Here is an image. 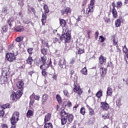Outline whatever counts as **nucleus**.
Returning <instances> with one entry per match:
<instances>
[{
    "label": "nucleus",
    "instance_id": "864d4df0",
    "mask_svg": "<svg viewBox=\"0 0 128 128\" xmlns=\"http://www.w3.org/2000/svg\"><path fill=\"white\" fill-rule=\"evenodd\" d=\"M98 31H96V32H95V34H94V38L95 40H98Z\"/></svg>",
    "mask_w": 128,
    "mask_h": 128
},
{
    "label": "nucleus",
    "instance_id": "5701e85b",
    "mask_svg": "<svg viewBox=\"0 0 128 128\" xmlns=\"http://www.w3.org/2000/svg\"><path fill=\"white\" fill-rule=\"evenodd\" d=\"M56 99L59 104H60L62 102V96L60 95L57 94L56 95Z\"/></svg>",
    "mask_w": 128,
    "mask_h": 128
},
{
    "label": "nucleus",
    "instance_id": "c756f323",
    "mask_svg": "<svg viewBox=\"0 0 128 128\" xmlns=\"http://www.w3.org/2000/svg\"><path fill=\"white\" fill-rule=\"evenodd\" d=\"M123 52L125 54L126 58L128 59V49L126 45L123 48Z\"/></svg>",
    "mask_w": 128,
    "mask_h": 128
},
{
    "label": "nucleus",
    "instance_id": "20e7f679",
    "mask_svg": "<svg viewBox=\"0 0 128 128\" xmlns=\"http://www.w3.org/2000/svg\"><path fill=\"white\" fill-rule=\"evenodd\" d=\"M2 75L4 76L3 80H1V82L6 84L8 82V78H10V72L8 68H4L2 70Z\"/></svg>",
    "mask_w": 128,
    "mask_h": 128
},
{
    "label": "nucleus",
    "instance_id": "4c0bfd02",
    "mask_svg": "<svg viewBox=\"0 0 128 128\" xmlns=\"http://www.w3.org/2000/svg\"><path fill=\"white\" fill-rule=\"evenodd\" d=\"M18 2V4L20 6V8H22L24 6V0H17Z\"/></svg>",
    "mask_w": 128,
    "mask_h": 128
},
{
    "label": "nucleus",
    "instance_id": "c9c22d12",
    "mask_svg": "<svg viewBox=\"0 0 128 128\" xmlns=\"http://www.w3.org/2000/svg\"><path fill=\"white\" fill-rule=\"evenodd\" d=\"M22 40H24V36H18L16 38V42H22Z\"/></svg>",
    "mask_w": 128,
    "mask_h": 128
},
{
    "label": "nucleus",
    "instance_id": "aec40b11",
    "mask_svg": "<svg viewBox=\"0 0 128 128\" xmlns=\"http://www.w3.org/2000/svg\"><path fill=\"white\" fill-rule=\"evenodd\" d=\"M2 12L4 16H6V14H8V12H10V11L8 10V7H6V6H4L2 8Z\"/></svg>",
    "mask_w": 128,
    "mask_h": 128
},
{
    "label": "nucleus",
    "instance_id": "680f3d73",
    "mask_svg": "<svg viewBox=\"0 0 128 128\" xmlns=\"http://www.w3.org/2000/svg\"><path fill=\"white\" fill-rule=\"evenodd\" d=\"M102 118H104V120H106V118H110V116H106V114L102 115Z\"/></svg>",
    "mask_w": 128,
    "mask_h": 128
},
{
    "label": "nucleus",
    "instance_id": "dca6fc26",
    "mask_svg": "<svg viewBox=\"0 0 128 128\" xmlns=\"http://www.w3.org/2000/svg\"><path fill=\"white\" fill-rule=\"evenodd\" d=\"M59 22L60 26H62V28H68V26H66V20L64 19L60 18Z\"/></svg>",
    "mask_w": 128,
    "mask_h": 128
},
{
    "label": "nucleus",
    "instance_id": "f8f14e48",
    "mask_svg": "<svg viewBox=\"0 0 128 128\" xmlns=\"http://www.w3.org/2000/svg\"><path fill=\"white\" fill-rule=\"evenodd\" d=\"M6 60L9 62H12L14 60H15L16 56H14V54L12 53H7L6 56Z\"/></svg>",
    "mask_w": 128,
    "mask_h": 128
},
{
    "label": "nucleus",
    "instance_id": "0eeeda50",
    "mask_svg": "<svg viewBox=\"0 0 128 128\" xmlns=\"http://www.w3.org/2000/svg\"><path fill=\"white\" fill-rule=\"evenodd\" d=\"M41 62H42V64L41 66H50V64H52V60L48 59V57L46 56H41Z\"/></svg>",
    "mask_w": 128,
    "mask_h": 128
},
{
    "label": "nucleus",
    "instance_id": "a878e982",
    "mask_svg": "<svg viewBox=\"0 0 128 128\" xmlns=\"http://www.w3.org/2000/svg\"><path fill=\"white\" fill-rule=\"evenodd\" d=\"M34 98L36 100H40V95H36L34 93H33L31 96H30V98Z\"/></svg>",
    "mask_w": 128,
    "mask_h": 128
},
{
    "label": "nucleus",
    "instance_id": "e2e57ef3",
    "mask_svg": "<svg viewBox=\"0 0 128 128\" xmlns=\"http://www.w3.org/2000/svg\"><path fill=\"white\" fill-rule=\"evenodd\" d=\"M116 35H113L111 36V40H112V42H114V40H116Z\"/></svg>",
    "mask_w": 128,
    "mask_h": 128
},
{
    "label": "nucleus",
    "instance_id": "ddd939ff",
    "mask_svg": "<svg viewBox=\"0 0 128 128\" xmlns=\"http://www.w3.org/2000/svg\"><path fill=\"white\" fill-rule=\"evenodd\" d=\"M16 86L18 90H20V92H22L24 88V82L22 80L18 81L16 83Z\"/></svg>",
    "mask_w": 128,
    "mask_h": 128
},
{
    "label": "nucleus",
    "instance_id": "49530a36",
    "mask_svg": "<svg viewBox=\"0 0 128 128\" xmlns=\"http://www.w3.org/2000/svg\"><path fill=\"white\" fill-rule=\"evenodd\" d=\"M63 106H64L65 108H66V106H68V108H70V106H72V102H70V101H68L67 102V104H64V103Z\"/></svg>",
    "mask_w": 128,
    "mask_h": 128
},
{
    "label": "nucleus",
    "instance_id": "4468645a",
    "mask_svg": "<svg viewBox=\"0 0 128 128\" xmlns=\"http://www.w3.org/2000/svg\"><path fill=\"white\" fill-rule=\"evenodd\" d=\"M50 68V66H44V65H40V70H42V75L44 76H48V72H46V70H48V68Z\"/></svg>",
    "mask_w": 128,
    "mask_h": 128
},
{
    "label": "nucleus",
    "instance_id": "5fc2aeb1",
    "mask_svg": "<svg viewBox=\"0 0 128 128\" xmlns=\"http://www.w3.org/2000/svg\"><path fill=\"white\" fill-rule=\"evenodd\" d=\"M4 116V110H0V118H3Z\"/></svg>",
    "mask_w": 128,
    "mask_h": 128
},
{
    "label": "nucleus",
    "instance_id": "603ef678",
    "mask_svg": "<svg viewBox=\"0 0 128 128\" xmlns=\"http://www.w3.org/2000/svg\"><path fill=\"white\" fill-rule=\"evenodd\" d=\"M99 38L101 39L100 42H104V40H106V38L102 36H100Z\"/></svg>",
    "mask_w": 128,
    "mask_h": 128
},
{
    "label": "nucleus",
    "instance_id": "338daca9",
    "mask_svg": "<svg viewBox=\"0 0 128 128\" xmlns=\"http://www.w3.org/2000/svg\"><path fill=\"white\" fill-rule=\"evenodd\" d=\"M2 128H8V124H3L2 126Z\"/></svg>",
    "mask_w": 128,
    "mask_h": 128
},
{
    "label": "nucleus",
    "instance_id": "7c9ffc66",
    "mask_svg": "<svg viewBox=\"0 0 128 128\" xmlns=\"http://www.w3.org/2000/svg\"><path fill=\"white\" fill-rule=\"evenodd\" d=\"M80 72L82 74L86 76L88 74V69H86V67H84V68H82L80 70Z\"/></svg>",
    "mask_w": 128,
    "mask_h": 128
},
{
    "label": "nucleus",
    "instance_id": "a19ab883",
    "mask_svg": "<svg viewBox=\"0 0 128 128\" xmlns=\"http://www.w3.org/2000/svg\"><path fill=\"white\" fill-rule=\"evenodd\" d=\"M115 26L116 28H118V26H120V20L117 19L115 21Z\"/></svg>",
    "mask_w": 128,
    "mask_h": 128
},
{
    "label": "nucleus",
    "instance_id": "8fccbe9b",
    "mask_svg": "<svg viewBox=\"0 0 128 128\" xmlns=\"http://www.w3.org/2000/svg\"><path fill=\"white\" fill-rule=\"evenodd\" d=\"M87 34L88 38H90V34H92V30H87Z\"/></svg>",
    "mask_w": 128,
    "mask_h": 128
},
{
    "label": "nucleus",
    "instance_id": "cd10ccee",
    "mask_svg": "<svg viewBox=\"0 0 128 128\" xmlns=\"http://www.w3.org/2000/svg\"><path fill=\"white\" fill-rule=\"evenodd\" d=\"M32 57L30 55L28 56V59L26 60V64H32Z\"/></svg>",
    "mask_w": 128,
    "mask_h": 128
},
{
    "label": "nucleus",
    "instance_id": "69168bd1",
    "mask_svg": "<svg viewBox=\"0 0 128 128\" xmlns=\"http://www.w3.org/2000/svg\"><path fill=\"white\" fill-rule=\"evenodd\" d=\"M8 50H12L14 48V44H10L8 47Z\"/></svg>",
    "mask_w": 128,
    "mask_h": 128
},
{
    "label": "nucleus",
    "instance_id": "a211bd4d",
    "mask_svg": "<svg viewBox=\"0 0 128 128\" xmlns=\"http://www.w3.org/2000/svg\"><path fill=\"white\" fill-rule=\"evenodd\" d=\"M69 12H70V8L68 7L65 8L64 10H61L62 16H64V14H68Z\"/></svg>",
    "mask_w": 128,
    "mask_h": 128
},
{
    "label": "nucleus",
    "instance_id": "7ed1b4c3",
    "mask_svg": "<svg viewBox=\"0 0 128 128\" xmlns=\"http://www.w3.org/2000/svg\"><path fill=\"white\" fill-rule=\"evenodd\" d=\"M20 118V112H15L14 113L12 116L10 118L11 124L12 125L10 128H16V122H18V118Z\"/></svg>",
    "mask_w": 128,
    "mask_h": 128
},
{
    "label": "nucleus",
    "instance_id": "1a4fd4ad",
    "mask_svg": "<svg viewBox=\"0 0 128 128\" xmlns=\"http://www.w3.org/2000/svg\"><path fill=\"white\" fill-rule=\"evenodd\" d=\"M112 17L114 18H118V11L116 10V2H112Z\"/></svg>",
    "mask_w": 128,
    "mask_h": 128
},
{
    "label": "nucleus",
    "instance_id": "0e129e2a",
    "mask_svg": "<svg viewBox=\"0 0 128 128\" xmlns=\"http://www.w3.org/2000/svg\"><path fill=\"white\" fill-rule=\"evenodd\" d=\"M107 66L108 68H112V66H114V64H112V62H110L108 64V65Z\"/></svg>",
    "mask_w": 128,
    "mask_h": 128
},
{
    "label": "nucleus",
    "instance_id": "2eb2a0df",
    "mask_svg": "<svg viewBox=\"0 0 128 128\" xmlns=\"http://www.w3.org/2000/svg\"><path fill=\"white\" fill-rule=\"evenodd\" d=\"M86 108H88L89 116H92L94 114V108L90 107L88 104H86Z\"/></svg>",
    "mask_w": 128,
    "mask_h": 128
},
{
    "label": "nucleus",
    "instance_id": "72a5a7b5",
    "mask_svg": "<svg viewBox=\"0 0 128 128\" xmlns=\"http://www.w3.org/2000/svg\"><path fill=\"white\" fill-rule=\"evenodd\" d=\"M96 96L98 98H100L102 96V90H100L96 94Z\"/></svg>",
    "mask_w": 128,
    "mask_h": 128
},
{
    "label": "nucleus",
    "instance_id": "9b49d317",
    "mask_svg": "<svg viewBox=\"0 0 128 128\" xmlns=\"http://www.w3.org/2000/svg\"><path fill=\"white\" fill-rule=\"evenodd\" d=\"M66 58H62L60 59L58 62V66H60V68H66Z\"/></svg>",
    "mask_w": 128,
    "mask_h": 128
},
{
    "label": "nucleus",
    "instance_id": "9d476101",
    "mask_svg": "<svg viewBox=\"0 0 128 128\" xmlns=\"http://www.w3.org/2000/svg\"><path fill=\"white\" fill-rule=\"evenodd\" d=\"M100 108L102 110L106 112V110H110V104H108L106 102H100Z\"/></svg>",
    "mask_w": 128,
    "mask_h": 128
},
{
    "label": "nucleus",
    "instance_id": "412c9836",
    "mask_svg": "<svg viewBox=\"0 0 128 128\" xmlns=\"http://www.w3.org/2000/svg\"><path fill=\"white\" fill-rule=\"evenodd\" d=\"M106 62V58H104V56H102V55H100V56L99 57V62L100 64H104V62Z\"/></svg>",
    "mask_w": 128,
    "mask_h": 128
},
{
    "label": "nucleus",
    "instance_id": "e433bc0d",
    "mask_svg": "<svg viewBox=\"0 0 128 128\" xmlns=\"http://www.w3.org/2000/svg\"><path fill=\"white\" fill-rule=\"evenodd\" d=\"M100 72L102 74H106V69L102 66H101L100 68Z\"/></svg>",
    "mask_w": 128,
    "mask_h": 128
},
{
    "label": "nucleus",
    "instance_id": "6e6d98bb",
    "mask_svg": "<svg viewBox=\"0 0 128 128\" xmlns=\"http://www.w3.org/2000/svg\"><path fill=\"white\" fill-rule=\"evenodd\" d=\"M63 92L64 96H69L68 91V90H64L63 91Z\"/></svg>",
    "mask_w": 128,
    "mask_h": 128
},
{
    "label": "nucleus",
    "instance_id": "393cba45",
    "mask_svg": "<svg viewBox=\"0 0 128 128\" xmlns=\"http://www.w3.org/2000/svg\"><path fill=\"white\" fill-rule=\"evenodd\" d=\"M15 30H16V32H24V28L22 26H17L15 28Z\"/></svg>",
    "mask_w": 128,
    "mask_h": 128
},
{
    "label": "nucleus",
    "instance_id": "774afa93",
    "mask_svg": "<svg viewBox=\"0 0 128 128\" xmlns=\"http://www.w3.org/2000/svg\"><path fill=\"white\" fill-rule=\"evenodd\" d=\"M113 46H117L118 45V40H115L112 41Z\"/></svg>",
    "mask_w": 128,
    "mask_h": 128
},
{
    "label": "nucleus",
    "instance_id": "58836bf2",
    "mask_svg": "<svg viewBox=\"0 0 128 128\" xmlns=\"http://www.w3.org/2000/svg\"><path fill=\"white\" fill-rule=\"evenodd\" d=\"M41 54H43V56H46V54H48V49H46L43 48L40 50Z\"/></svg>",
    "mask_w": 128,
    "mask_h": 128
},
{
    "label": "nucleus",
    "instance_id": "6ab92c4d",
    "mask_svg": "<svg viewBox=\"0 0 128 128\" xmlns=\"http://www.w3.org/2000/svg\"><path fill=\"white\" fill-rule=\"evenodd\" d=\"M26 116L28 118H30L34 116V111L28 110L26 114Z\"/></svg>",
    "mask_w": 128,
    "mask_h": 128
},
{
    "label": "nucleus",
    "instance_id": "a18cd8bd",
    "mask_svg": "<svg viewBox=\"0 0 128 128\" xmlns=\"http://www.w3.org/2000/svg\"><path fill=\"white\" fill-rule=\"evenodd\" d=\"M122 100H120V99H118L116 101V106H118V108H120V106H122Z\"/></svg>",
    "mask_w": 128,
    "mask_h": 128
},
{
    "label": "nucleus",
    "instance_id": "4be33fe9",
    "mask_svg": "<svg viewBox=\"0 0 128 128\" xmlns=\"http://www.w3.org/2000/svg\"><path fill=\"white\" fill-rule=\"evenodd\" d=\"M52 118V114L48 113L46 116H45V118L44 119V122H47L50 120V118Z\"/></svg>",
    "mask_w": 128,
    "mask_h": 128
},
{
    "label": "nucleus",
    "instance_id": "473e14b6",
    "mask_svg": "<svg viewBox=\"0 0 128 128\" xmlns=\"http://www.w3.org/2000/svg\"><path fill=\"white\" fill-rule=\"evenodd\" d=\"M60 34H57L56 37L53 38V42L56 44L58 42L60 37Z\"/></svg>",
    "mask_w": 128,
    "mask_h": 128
},
{
    "label": "nucleus",
    "instance_id": "b1692460",
    "mask_svg": "<svg viewBox=\"0 0 128 128\" xmlns=\"http://www.w3.org/2000/svg\"><path fill=\"white\" fill-rule=\"evenodd\" d=\"M7 24H8L9 26L12 28V24H14V19L12 18H10L6 21Z\"/></svg>",
    "mask_w": 128,
    "mask_h": 128
},
{
    "label": "nucleus",
    "instance_id": "423d86ee",
    "mask_svg": "<svg viewBox=\"0 0 128 128\" xmlns=\"http://www.w3.org/2000/svg\"><path fill=\"white\" fill-rule=\"evenodd\" d=\"M44 13L42 14V17L41 19L42 26H45L46 22V14H48V12H50L48 10V5L46 4H45L44 6Z\"/></svg>",
    "mask_w": 128,
    "mask_h": 128
},
{
    "label": "nucleus",
    "instance_id": "6e6552de",
    "mask_svg": "<svg viewBox=\"0 0 128 128\" xmlns=\"http://www.w3.org/2000/svg\"><path fill=\"white\" fill-rule=\"evenodd\" d=\"M73 90L75 94H77L78 96H82L84 92V90H82V89L80 88V86L76 84H74V88H73Z\"/></svg>",
    "mask_w": 128,
    "mask_h": 128
},
{
    "label": "nucleus",
    "instance_id": "052dcab7",
    "mask_svg": "<svg viewBox=\"0 0 128 128\" xmlns=\"http://www.w3.org/2000/svg\"><path fill=\"white\" fill-rule=\"evenodd\" d=\"M30 19H28V18H26L24 20V23L26 24H30Z\"/></svg>",
    "mask_w": 128,
    "mask_h": 128
},
{
    "label": "nucleus",
    "instance_id": "f257e3e1",
    "mask_svg": "<svg viewBox=\"0 0 128 128\" xmlns=\"http://www.w3.org/2000/svg\"><path fill=\"white\" fill-rule=\"evenodd\" d=\"M60 116H61V124L64 126L68 122L72 124L74 120V114L66 113L64 109H63L60 112Z\"/></svg>",
    "mask_w": 128,
    "mask_h": 128
},
{
    "label": "nucleus",
    "instance_id": "79ce46f5",
    "mask_svg": "<svg viewBox=\"0 0 128 128\" xmlns=\"http://www.w3.org/2000/svg\"><path fill=\"white\" fill-rule=\"evenodd\" d=\"M80 114L84 116L86 114V108L84 107H82L80 109Z\"/></svg>",
    "mask_w": 128,
    "mask_h": 128
},
{
    "label": "nucleus",
    "instance_id": "3c124183",
    "mask_svg": "<svg viewBox=\"0 0 128 128\" xmlns=\"http://www.w3.org/2000/svg\"><path fill=\"white\" fill-rule=\"evenodd\" d=\"M76 62V58H72L70 60V64H74Z\"/></svg>",
    "mask_w": 128,
    "mask_h": 128
},
{
    "label": "nucleus",
    "instance_id": "13d9d810",
    "mask_svg": "<svg viewBox=\"0 0 128 128\" xmlns=\"http://www.w3.org/2000/svg\"><path fill=\"white\" fill-rule=\"evenodd\" d=\"M70 76H72V74H74V69H70Z\"/></svg>",
    "mask_w": 128,
    "mask_h": 128
},
{
    "label": "nucleus",
    "instance_id": "f704fd0d",
    "mask_svg": "<svg viewBox=\"0 0 128 128\" xmlns=\"http://www.w3.org/2000/svg\"><path fill=\"white\" fill-rule=\"evenodd\" d=\"M44 128H54V126L52 123H46L44 125Z\"/></svg>",
    "mask_w": 128,
    "mask_h": 128
},
{
    "label": "nucleus",
    "instance_id": "37998d69",
    "mask_svg": "<svg viewBox=\"0 0 128 128\" xmlns=\"http://www.w3.org/2000/svg\"><path fill=\"white\" fill-rule=\"evenodd\" d=\"M10 100H16V92H12V94L10 96Z\"/></svg>",
    "mask_w": 128,
    "mask_h": 128
},
{
    "label": "nucleus",
    "instance_id": "09e8293b",
    "mask_svg": "<svg viewBox=\"0 0 128 128\" xmlns=\"http://www.w3.org/2000/svg\"><path fill=\"white\" fill-rule=\"evenodd\" d=\"M34 50V48H28L27 49L28 52L30 56L32 54V51Z\"/></svg>",
    "mask_w": 128,
    "mask_h": 128
},
{
    "label": "nucleus",
    "instance_id": "39448f33",
    "mask_svg": "<svg viewBox=\"0 0 128 128\" xmlns=\"http://www.w3.org/2000/svg\"><path fill=\"white\" fill-rule=\"evenodd\" d=\"M94 2H96L95 0H91L90 1V4H88V8H86V14H88V16H90V14H92L94 11Z\"/></svg>",
    "mask_w": 128,
    "mask_h": 128
},
{
    "label": "nucleus",
    "instance_id": "f03ea898",
    "mask_svg": "<svg viewBox=\"0 0 128 128\" xmlns=\"http://www.w3.org/2000/svg\"><path fill=\"white\" fill-rule=\"evenodd\" d=\"M63 34L60 37V40L61 42H64V44H68L70 42L72 36H70V32L68 30V26L63 28Z\"/></svg>",
    "mask_w": 128,
    "mask_h": 128
},
{
    "label": "nucleus",
    "instance_id": "de8ad7c7",
    "mask_svg": "<svg viewBox=\"0 0 128 128\" xmlns=\"http://www.w3.org/2000/svg\"><path fill=\"white\" fill-rule=\"evenodd\" d=\"M104 22H106V24H110V22H111L112 20H110V18H108L107 17L104 18Z\"/></svg>",
    "mask_w": 128,
    "mask_h": 128
},
{
    "label": "nucleus",
    "instance_id": "bb28decb",
    "mask_svg": "<svg viewBox=\"0 0 128 128\" xmlns=\"http://www.w3.org/2000/svg\"><path fill=\"white\" fill-rule=\"evenodd\" d=\"M0 108H2V110H6V108H10V104L8 103L4 104L1 105Z\"/></svg>",
    "mask_w": 128,
    "mask_h": 128
},
{
    "label": "nucleus",
    "instance_id": "ea45409f",
    "mask_svg": "<svg viewBox=\"0 0 128 128\" xmlns=\"http://www.w3.org/2000/svg\"><path fill=\"white\" fill-rule=\"evenodd\" d=\"M122 2L121 1H118L116 5V8H122Z\"/></svg>",
    "mask_w": 128,
    "mask_h": 128
},
{
    "label": "nucleus",
    "instance_id": "c85d7f7f",
    "mask_svg": "<svg viewBox=\"0 0 128 128\" xmlns=\"http://www.w3.org/2000/svg\"><path fill=\"white\" fill-rule=\"evenodd\" d=\"M106 94L108 96H112V89L108 87L107 88V91H106Z\"/></svg>",
    "mask_w": 128,
    "mask_h": 128
},
{
    "label": "nucleus",
    "instance_id": "4d7b16f0",
    "mask_svg": "<svg viewBox=\"0 0 128 128\" xmlns=\"http://www.w3.org/2000/svg\"><path fill=\"white\" fill-rule=\"evenodd\" d=\"M123 82L126 83V84L128 86V77L126 79L123 78Z\"/></svg>",
    "mask_w": 128,
    "mask_h": 128
},
{
    "label": "nucleus",
    "instance_id": "c03bdc74",
    "mask_svg": "<svg viewBox=\"0 0 128 128\" xmlns=\"http://www.w3.org/2000/svg\"><path fill=\"white\" fill-rule=\"evenodd\" d=\"M84 48H79L78 50V54H84Z\"/></svg>",
    "mask_w": 128,
    "mask_h": 128
},
{
    "label": "nucleus",
    "instance_id": "f3484780",
    "mask_svg": "<svg viewBox=\"0 0 128 128\" xmlns=\"http://www.w3.org/2000/svg\"><path fill=\"white\" fill-rule=\"evenodd\" d=\"M48 95L47 94H44L42 96V104H46V102H48Z\"/></svg>",
    "mask_w": 128,
    "mask_h": 128
},
{
    "label": "nucleus",
    "instance_id": "2f4dec72",
    "mask_svg": "<svg viewBox=\"0 0 128 128\" xmlns=\"http://www.w3.org/2000/svg\"><path fill=\"white\" fill-rule=\"evenodd\" d=\"M15 95H16V98H17V99L20 98L22 96V91H20V90L17 91L16 93H15Z\"/></svg>",
    "mask_w": 128,
    "mask_h": 128
},
{
    "label": "nucleus",
    "instance_id": "bf43d9fd",
    "mask_svg": "<svg viewBox=\"0 0 128 128\" xmlns=\"http://www.w3.org/2000/svg\"><path fill=\"white\" fill-rule=\"evenodd\" d=\"M82 18V16L80 15L78 16L77 18V22H80Z\"/></svg>",
    "mask_w": 128,
    "mask_h": 128
}]
</instances>
